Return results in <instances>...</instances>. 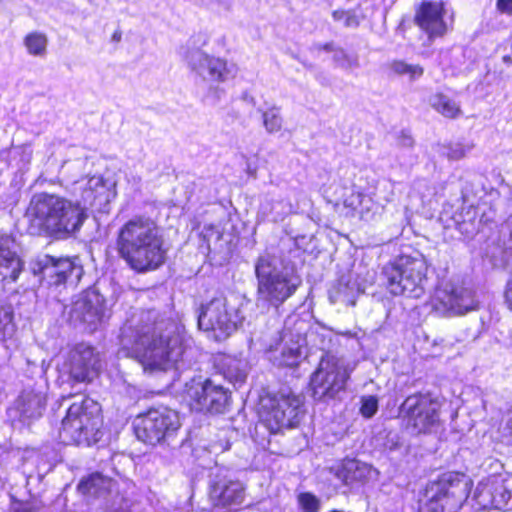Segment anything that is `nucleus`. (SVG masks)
Returning a JSON list of instances; mask_svg holds the SVG:
<instances>
[{
    "instance_id": "nucleus-7",
    "label": "nucleus",
    "mask_w": 512,
    "mask_h": 512,
    "mask_svg": "<svg viewBox=\"0 0 512 512\" xmlns=\"http://www.w3.org/2000/svg\"><path fill=\"white\" fill-rule=\"evenodd\" d=\"M428 264L423 255H401L387 264L383 273L388 289L394 295L419 298L424 293Z\"/></svg>"
},
{
    "instance_id": "nucleus-32",
    "label": "nucleus",
    "mask_w": 512,
    "mask_h": 512,
    "mask_svg": "<svg viewBox=\"0 0 512 512\" xmlns=\"http://www.w3.org/2000/svg\"><path fill=\"white\" fill-rule=\"evenodd\" d=\"M47 37L43 33L32 32L24 38V45L30 55L42 57L47 49Z\"/></svg>"
},
{
    "instance_id": "nucleus-41",
    "label": "nucleus",
    "mask_w": 512,
    "mask_h": 512,
    "mask_svg": "<svg viewBox=\"0 0 512 512\" xmlns=\"http://www.w3.org/2000/svg\"><path fill=\"white\" fill-rule=\"evenodd\" d=\"M413 194H419L422 203L425 202V198L433 194V189L429 186L427 181L421 180L414 183L412 188Z\"/></svg>"
},
{
    "instance_id": "nucleus-42",
    "label": "nucleus",
    "mask_w": 512,
    "mask_h": 512,
    "mask_svg": "<svg viewBox=\"0 0 512 512\" xmlns=\"http://www.w3.org/2000/svg\"><path fill=\"white\" fill-rule=\"evenodd\" d=\"M504 296L509 309L512 311V273L506 283Z\"/></svg>"
},
{
    "instance_id": "nucleus-18",
    "label": "nucleus",
    "mask_w": 512,
    "mask_h": 512,
    "mask_svg": "<svg viewBox=\"0 0 512 512\" xmlns=\"http://www.w3.org/2000/svg\"><path fill=\"white\" fill-rule=\"evenodd\" d=\"M329 473L339 481L341 487L347 488L348 491L365 485L378 474L372 465L349 457L334 463L329 467Z\"/></svg>"
},
{
    "instance_id": "nucleus-40",
    "label": "nucleus",
    "mask_w": 512,
    "mask_h": 512,
    "mask_svg": "<svg viewBox=\"0 0 512 512\" xmlns=\"http://www.w3.org/2000/svg\"><path fill=\"white\" fill-rule=\"evenodd\" d=\"M363 197H364V194H362L360 192L352 191L350 193V195H348L344 199V202H343L344 206L351 210L352 215H357Z\"/></svg>"
},
{
    "instance_id": "nucleus-31",
    "label": "nucleus",
    "mask_w": 512,
    "mask_h": 512,
    "mask_svg": "<svg viewBox=\"0 0 512 512\" xmlns=\"http://www.w3.org/2000/svg\"><path fill=\"white\" fill-rule=\"evenodd\" d=\"M389 67L393 74L404 77L409 81L417 80L423 75L422 67L419 65L408 64L404 61H393Z\"/></svg>"
},
{
    "instance_id": "nucleus-25",
    "label": "nucleus",
    "mask_w": 512,
    "mask_h": 512,
    "mask_svg": "<svg viewBox=\"0 0 512 512\" xmlns=\"http://www.w3.org/2000/svg\"><path fill=\"white\" fill-rule=\"evenodd\" d=\"M45 404L46 399L43 394L25 391L19 396L10 413H18L21 421L32 420L42 415Z\"/></svg>"
},
{
    "instance_id": "nucleus-5",
    "label": "nucleus",
    "mask_w": 512,
    "mask_h": 512,
    "mask_svg": "<svg viewBox=\"0 0 512 512\" xmlns=\"http://www.w3.org/2000/svg\"><path fill=\"white\" fill-rule=\"evenodd\" d=\"M101 407L89 397H80L69 406L59 437L66 446H92L100 438Z\"/></svg>"
},
{
    "instance_id": "nucleus-15",
    "label": "nucleus",
    "mask_w": 512,
    "mask_h": 512,
    "mask_svg": "<svg viewBox=\"0 0 512 512\" xmlns=\"http://www.w3.org/2000/svg\"><path fill=\"white\" fill-rule=\"evenodd\" d=\"M58 368L60 373L68 374L76 382H91L98 376L100 364L93 348L81 343L63 356Z\"/></svg>"
},
{
    "instance_id": "nucleus-20",
    "label": "nucleus",
    "mask_w": 512,
    "mask_h": 512,
    "mask_svg": "<svg viewBox=\"0 0 512 512\" xmlns=\"http://www.w3.org/2000/svg\"><path fill=\"white\" fill-rule=\"evenodd\" d=\"M39 263L42 274L51 278V284L54 285H60L68 279L78 282L83 274V266L79 257L55 258L45 255Z\"/></svg>"
},
{
    "instance_id": "nucleus-28",
    "label": "nucleus",
    "mask_w": 512,
    "mask_h": 512,
    "mask_svg": "<svg viewBox=\"0 0 512 512\" xmlns=\"http://www.w3.org/2000/svg\"><path fill=\"white\" fill-rule=\"evenodd\" d=\"M432 107L447 118L457 117L461 110L459 104L442 93H437L430 98Z\"/></svg>"
},
{
    "instance_id": "nucleus-27",
    "label": "nucleus",
    "mask_w": 512,
    "mask_h": 512,
    "mask_svg": "<svg viewBox=\"0 0 512 512\" xmlns=\"http://www.w3.org/2000/svg\"><path fill=\"white\" fill-rule=\"evenodd\" d=\"M218 365L223 376L234 385L245 381L248 372L246 360L224 355L219 358Z\"/></svg>"
},
{
    "instance_id": "nucleus-12",
    "label": "nucleus",
    "mask_w": 512,
    "mask_h": 512,
    "mask_svg": "<svg viewBox=\"0 0 512 512\" xmlns=\"http://www.w3.org/2000/svg\"><path fill=\"white\" fill-rule=\"evenodd\" d=\"M302 403L301 397L291 391H280L278 394L262 400L261 417L272 432L293 427L299 421Z\"/></svg>"
},
{
    "instance_id": "nucleus-36",
    "label": "nucleus",
    "mask_w": 512,
    "mask_h": 512,
    "mask_svg": "<svg viewBox=\"0 0 512 512\" xmlns=\"http://www.w3.org/2000/svg\"><path fill=\"white\" fill-rule=\"evenodd\" d=\"M298 504L304 512H319L321 504L316 495L311 492H302L298 495Z\"/></svg>"
},
{
    "instance_id": "nucleus-39",
    "label": "nucleus",
    "mask_w": 512,
    "mask_h": 512,
    "mask_svg": "<svg viewBox=\"0 0 512 512\" xmlns=\"http://www.w3.org/2000/svg\"><path fill=\"white\" fill-rule=\"evenodd\" d=\"M378 410V400L375 396H368L362 399L360 408L361 414L366 418H371Z\"/></svg>"
},
{
    "instance_id": "nucleus-38",
    "label": "nucleus",
    "mask_w": 512,
    "mask_h": 512,
    "mask_svg": "<svg viewBox=\"0 0 512 512\" xmlns=\"http://www.w3.org/2000/svg\"><path fill=\"white\" fill-rule=\"evenodd\" d=\"M335 21L342 22L347 27H356L359 25V18L350 11L335 10L333 12Z\"/></svg>"
},
{
    "instance_id": "nucleus-16",
    "label": "nucleus",
    "mask_w": 512,
    "mask_h": 512,
    "mask_svg": "<svg viewBox=\"0 0 512 512\" xmlns=\"http://www.w3.org/2000/svg\"><path fill=\"white\" fill-rule=\"evenodd\" d=\"M74 193H79L81 200L76 203L84 213L89 207L102 211L116 196L115 182L100 175L85 177L75 182Z\"/></svg>"
},
{
    "instance_id": "nucleus-37",
    "label": "nucleus",
    "mask_w": 512,
    "mask_h": 512,
    "mask_svg": "<svg viewBox=\"0 0 512 512\" xmlns=\"http://www.w3.org/2000/svg\"><path fill=\"white\" fill-rule=\"evenodd\" d=\"M471 147L462 143H453L445 148L444 154L450 160H460L470 151Z\"/></svg>"
},
{
    "instance_id": "nucleus-3",
    "label": "nucleus",
    "mask_w": 512,
    "mask_h": 512,
    "mask_svg": "<svg viewBox=\"0 0 512 512\" xmlns=\"http://www.w3.org/2000/svg\"><path fill=\"white\" fill-rule=\"evenodd\" d=\"M32 227L48 234L72 233L78 230L87 215L84 208L66 198L47 193L32 197L27 209Z\"/></svg>"
},
{
    "instance_id": "nucleus-44",
    "label": "nucleus",
    "mask_w": 512,
    "mask_h": 512,
    "mask_svg": "<svg viewBox=\"0 0 512 512\" xmlns=\"http://www.w3.org/2000/svg\"><path fill=\"white\" fill-rule=\"evenodd\" d=\"M506 429L508 430L509 435L512 437V411L508 415Z\"/></svg>"
},
{
    "instance_id": "nucleus-6",
    "label": "nucleus",
    "mask_w": 512,
    "mask_h": 512,
    "mask_svg": "<svg viewBox=\"0 0 512 512\" xmlns=\"http://www.w3.org/2000/svg\"><path fill=\"white\" fill-rule=\"evenodd\" d=\"M474 482L460 471L442 473L424 488L425 500L419 505V512H456L468 499Z\"/></svg>"
},
{
    "instance_id": "nucleus-13",
    "label": "nucleus",
    "mask_w": 512,
    "mask_h": 512,
    "mask_svg": "<svg viewBox=\"0 0 512 512\" xmlns=\"http://www.w3.org/2000/svg\"><path fill=\"white\" fill-rule=\"evenodd\" d=\"M432 307L441 314L463 315L475 310L478 301L473 291L451 280L442 281L431 298Z\"/></svg>"
},
{
    "instance_id": "nucleus-43",
    "label": "nucleus",
    "mask_w": 512,
    "mask_h": 512,
    "mask_svg": "<svg viewBox=\"0 0 512 512\" xmlns=\"http://www.w3.org/2000/svg\"><path fill=\"white\" fill-rule=\"evenodd\" d=\"M497 7L501 12L512 13V0H498Z\"/></svg>"
},
{
    "instance_id": "nucleus-14",
    "label": "nucleus",
    "mask_w": 512,
    "mask_h": 512,
    "mask_svg": "<svg viewBox=\"0 0 512 512\" xmlns=\"http://www.w3.org/2000/svg\"><path fill=\"white\" fill-rule=\"evenodd\" d=\"M440 403L429 393L408 396L401 413L417 433H430L439 425Z\"/></svg>"
},
{
    "instance_id": "nucleus-35",
    "label": "nucleus",
    "mask_w": 512,
    "mask_h": 512,
    "mask_svg": "<svg viewBox=\"0 0 512 512\" xmlns=\"http://www.w3.org/2000/svg\"><path fill=\"white\" fill-rule=\"evenodd\" d=\"M13 311L9 306H0V337L6 338L14 332Z\"/></svg>"
},
{
    "instance_id": "nucleus-23",
    "label": "nucleus",
    "mask_w": 512,
    "mask_h": 512,
    "mask_svg": "<svg viewBox=\"0 0 512 512\" xmlns=\"http://www.w3.org/2000/svg\"><path fill=\"white\" fill-rule=\"evenodd\" d=\"M14 239L7 234H0V278L14 282L22 270V264L13 251Z\"/></svg>"
},
{
    "instance_id": "nucleus-34",
    "label": "nucleus",
    "mask_w": 512,
    "mask_h": 512,
    "mask_svg": "<svg viewBox=\"0 0 512 512\" xmlns=\"http://www.w3.org/2000/svg\"><path fill=\"white\" fill-rule=\"evenodd\" d=\"M380 213V206L377 205L369 195H365L360 204L357 215L365 221L373 220Z\"/></svg>"
},
{
    "instance_id": "nucleus-19",
    "label": "nucleus",
    "mask_w": 512,
    "mask_h": 512,
    "mask_svg": "<svg viewBox=\"0 0 512 512\" xmlns=\"http://www.w3.org/2000/svg\"><path fill=\"white\" fill-rule=\"evenodd\" d=\"M187 59L192 70L209 81L225 82L233 78L237 72L234 64L209 56L201 50L191 52Z\"/></svg>"
},
{
    "instance_id": "nucleus-30",
    "label": "nucleus",
    "mask_w": 512,
    "mask_h": 512,
    "mask_svg": "<svg viewBox=\"0 0 512 512\" xmlns=\"http://www.w3.org/2000/svg\"><path fill=\"white\" fill-rule=\"evenodd\" d=\"M332 54L333 61L341 68L354 70L359 67L358 56L355 53L347 52L341 48H333L331 45L325 46Z\"/></svg>"
},
{
    "instance_id": "nucleus-22",
    "label": "nucleus",
    "mask_w": 512,
    "mask_h": 512,
    "mask_svg": "<svg viewBox=\"0 0 512 512\" xmlns=\"http://www.w3.org/2000/svg\"><path fill=\"white\" fill-rule=\"evenodd\" d=\"M447 11L441 3H423L416 14V22L430 38L447 31Z\"/></svg>"
},
{
    "instance_id": "nucleus-21",
    "label": "nucleus",
    "mask_w": 512,
    "mask_h": 512,
    "mask_svg": "<svg viewBox=\"0 0 512 512\" xmlns=\"http://www.w3.org/2000/svg\"><path fill=\"white\" fill-rule=\"evenodd\" d=\"M291 321L292 318H289L286 321L285 332L278 346L275 349L271 348L268 351V358L273 362L274 365L294 367L297 366L302 359V349L305 340L300 334H297L295 340L292 338V335H288L287 325Z\"/></svg>"
},
{
    "instance_id": "nucleus-8",
    "label": "nucleus",
    "mask_w": 512,
    "mask_h": 512,
    "mask_svg": "<svg viewBox=\"0 0 512 512\" xmlns=\"http://www.w3.org/2000/svg\"><path fill=\"white\" fill-rule=\"evenodd\" d=\"M355 369V364L332 354L321 357L316 370L310 377L313 397L318 400L333 399L343 391Z\"/></svg>"
},
{
    "instance_id": "nucleus-24",
    "label": "nucleus",
    "mask_w": 512,
    "mask_h": 512,
    "mask_svg": "<svg viewBox=\"0 0 512 512\" xmlns=\"http://www.w3.org/2000/svg\"><path fill=\"white\" fill-rule=\"evenodd\" d=\"M209 496L216 506L228 507L241 504L243 488L237 481L216 480L210 484Z\"/></svg>"
},
{
    "instance_id": "nucleus-33",
    "label": "nucleus",
    "mask_w": 512,
    "mask_h": 512,
    "mask_svg": "<svg viewBox=\"0 0 512 512\" xmlns=\"http://www.w3.org/2000/svg\"><path fill=\"white\" fill-rule=\"evenodd\" d=\"M263 125L268 133H276L281 130L283 119L280 108L273 106L262 112Z\"/></svg>"
},
{
    "instance_id": "nucleus-10",
    "label": "nucleus",
    "mask_w": 512,
    "mask_h": 512,
    "mask_svg": "<svg viewBox=\"0 0 512 512\" xmlns=\"http://www.w3.org/2000/svg\"><path fill=\"white\" fill-rule=\"evenodd\" d=\"M184 400L199 412L224 413L230 404V392L212 379L193 378L185 384Z\"/></svg>"
},
{
    "instance_id": "nucleus-4",
    "label": "nucleus",
    "mask_w": 512,
    "mask_h": 512,
    "mask_svg": "<svg viewBox=\"0 0 512 512\" xmlns=\"http://www.w3.org/2000/svg\"><path fill=\"white\" fill-rule=\"evenodd\" d=\"M258 302L275 307L291 297L301 285L296 269L276 256H261L255 266Z\"/></svg>"
},
{
    "instance_id": "nucleus-29",
    "label": "nucleus",
    "mask_w": 512,
    "mask_h": 512,
    "mask_svg": "<svg viewBox=\"0 0 512 512\" xmlns=\"http://www.w3.org/2000/svg\"><path fill=\"white\" fill-rule=\"evenodd\" d=\"M106 478L99 472L89 474L80 480L77 490L83 495H98L104 488Z\"/></svg>"
},
{
    "instance_id": "nucleus-1",
    "label": "nucleus",
    "mask_w": 512,
    "mask_h": 512,
    "mask_svg": "<svg viewBox=\"0 0 512 512\" xmlns=\"http://www.w3.org/2000/svg\"><path fill=\"white\" fill-rule=\"evenodd\" d=\"M185 349L184 328L175 322L141 327L126 323L121 329L119 353L136 359L145 372L173 368Z\"/></svg>"
},
{
    "instance_id": "nucleus-9",
    "label": "nucleus",
    "mask_w": 512,
    "mask_h": 512,
    "mask_svg": "<svg viewBox=\"0 0 512 512\" xmlns=\"http://www.w3.org/2000/svg\"><path fill=\"white\" fill-rule=\"evenodd\" d=\"M243 319L238 304L218 296L201 306L198 326L201 330L214 332L216 339H222L234 332Z\"/></svg>"
},
{
    "instance_id": "nucleus-17",
    "label": "nucleus",
    "mask_w": 512,
    "mask_h": 512,
    "mask_svg": "<svg viewBox=\"0 0 512 512\" xmlns=\"http://www.w3.org/2000/svg\"><path fill=\"white\" fill-rule=\"evenodd\" d=\"M71 319L94 331L108 318L104 297L94 289H88L78 296L71 309Z\"/></svg>"
},
{
    "instance_id": "nucleus-26",
    "label": "nucleus",
    "mask_w": 512,
    "mask_h": 512,
    "mask_svg": "<svg viewBox=\"0 0 512 512\" xmlns=\"http://www.w3.org/2000/svg\"><path fill=\"white\" fill-rule=\"evenodd\" d=\"M363 292L357 280L348 277L342 278L329 291V299L333 304H342L345 306H354L357 297Z\"/></svg>"
},
{
    "instance_id": "nucleus-2",
    "label": "nucleus",
    "mask_w": 512,
    "mask_h": 512,
    "mask_svg": "<svg viewBox=\"0 0 512 512\" xmlns=\"http://www.w3.org/2000/svg\"><path fill=\"white\" fill-rule=\"evenodd\" d=\"M117 247L120 256L137 272L159 268L166 258L164 240L156 222L137 216L119 230Z\"/></svg>"
},
{
    "instance_id": "nucleus-11",
    "label": "nucleus",
    "mask_w": 512,
    "mask_h": 512,
    "mask_svg": "<svg viewBox=\"0 0 512 512\" xmlns=\"http://www.w3.org/2000/svg\"><path fill=\"white\" fill-rule=\"evenodd\" d=\"M133 426L138 440L146 445L156 446L180 427L179 415L166 406L153 407L138 415Z\"/></svg>"
}]
</instances>
